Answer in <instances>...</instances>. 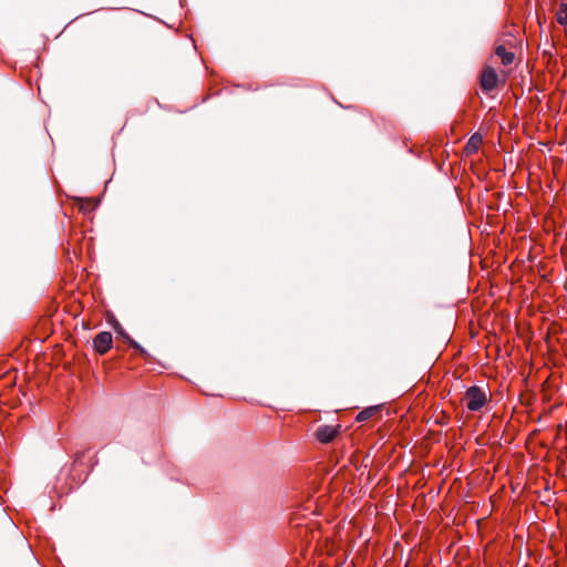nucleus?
Returning <instances> with one entry per match:
<instances>
[{
	"label": "nucleus",
	"instance_id": "f257e3e1",
	"mask_svg": "<svg viewBox=\"0 0 567 567\" xmlns=\"http://www.w3.org/2000/svg\"><path fill=\"white\" fill-rule=\"evenodd\" d=\"M466 408L472 412L481 411L487 403V393L480 386H470L463 398Z\"/></svg>",
	"mask_w": 567,
	"mask_h": 567
},
{
	"label": "nucleus",
	"instance_id": "f03ea898",
	"mask_svg": "<svg viewBox=\"0 0 567 567\" xmlns=\"http://www.w3.org/2000/svg\"><path fill=\"white\" fill-rule=\"evenodd\" d=\"M497 83H498V75H497L496 71L491 66L484 68L482 75H481L482 89L486 92H489L497 86Z\"/></svg>",
	"mask_w": 567,
	"mask_h": 567
},
{
	"label": "nucleus",
	"instance_id": "7ed1b4c3",
	"mask_svg": "<svg viewBox=\"0 0 567 567\" xmlns=\"http://www.w3.org/2000/svg\"><path fill=\"white\" fill-rule=\"evenodd\" d=\"M112 334L107 331H102L93 340L94 349L100 353H106L112 347Z\"/></svg>",
	"mask_w": 567,
	"mask_h": 567
},
{
	"label": "nucleus",
	"instance_id": "20e7f679",
	"mask_svg": "<svg viewBox=\"0 0 567 567\" xmlns=\"http://www.w3.org/2000/svg\"><path fill=\"white\" fill-rule=\"evenodd\" d=\"M483 136L480 133H474L464 146V155L470 157L476 155L482 147Z\"/></svg>",
	"mask_w": 567,
	"mask_h": 567
},
{
	"label": "nucleus",
	"instance_id": "39448f33",
	"mask_svg": "<svg viewBox=\"0 0 567 567\" xmlns=\"http://www.w3.org/2000/svg\"><path fill=\"white\" fill-rule=\"evenodd\" d=\"M338 430L332 425L319 426L316 431L317 439L322 443H329L337 436Z\"/></svg>",
	"mask_w": 567,
	"mask_h": 567
},
{
	"label": "nucleus",
	"instance_id": "423d86ee",
	"mask_svg": "<svg viewBox=\"0 0 567 567\" xmlns=\"http://www.w3.org/2000/svg\"><path fill=\"white\" fill-rule=\"evenodd\" d=\"M495 54L501 59L502 63L504 65H509L514 61V53L511 51H507L506 48L503 44H498L495 49Z\"/></svg>",
	"mask_w": 567,
	"mask_h": 567
},
{
	"label": "nucleus",
	"instance_id": "0eeeda50",
	"mask_svg": "<svg viewBox=\"0 0 567 567\" xmlns=\"http://www.w3.org/2000/svg\"><path fill=\"white\" fill-rule=\"evenodd\" d=\"M557 22L560 25L567 24V3H561L556 12Z\"/></svg>",
	"mask_w": 567,
	"mask_h": 567
},
{
	"label": "nucleus",
	"instance_id": "6e6552de",
	"mask_svg": "<svg viewBox=\"0 0 567 567\" xmlns=\"http://www.w3.org/2000/svg\"><path fill=\"white\" fill-rule=\"evenodd\" d=\"M377 410H378L377 406H370V408L362 410L357 415V421L363 422V421L369 420L377 412Z\"/></svg>",
	"mask_w": 567,
	"mask_h": 567
},
{
	"label": "nucleus",
	"instance_id": "1a4fd4ad",
	"mask_svg": "<svg viewBox=\"0 0 567 567\" xmlns=\"http://www.w3.org/2000/svg\"><path fill=\"white\" fill-rule=\"evenodd\" d=\"M130 344H131V347H133L135 349H138L143 353L145 352L144 349H142V347L137 342H135L134 340H130Z\"/></svg>",
	"mask_w": 567,
	"mask_h": 567
}]
</instances>
